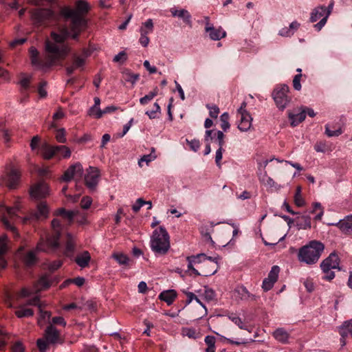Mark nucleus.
I'll use <instances>...</instances> for the list:
<instances>
[{
	"mask_svg": "<svg viewBox=\"0 0 352 352\" xmlns=\"http://www.w3.org/2000/svg\"><path fill=\"white\" fill-rule=\"evenodd\" d=\"M69 34L67 29H64L62 34L52 32V41L47 40L45 42V60L41 59L38 51L35 47L32 46L29 53L32 66L47 72L58 60L64 59L69 52V47L65 43Z\"/></svg>",
	"mask_w": 352,
	"mask_h": 352,
	"instance_id": "1",
	"label": "nucleus"
},
{
	"mask_svg": "<svg viewBox=\"0 0 352 352\" xmlns=\"http://www.w3.org/2000/svg\"><path fill=\"white\" fill-rule=\"evenodd\" d=\"M90 10L89 4L85 0H78L75 3V8L70 6H63L60 10V14L66 19H70L69 29L64 28L61 30L60 34L64 29H67L69 36L77 40L80 32L87 26L86 14Z\"/></svg>",
	"mask_w": 352,
	"mask_h": 352,
	"instance_id": "2",
	"label": "nucleus"
},
{
	"mask_svg": "<svg viewBox=\"0 0 352 352\" xmlns=\"http://www.w3.org/2000/svg\"><path fill=\"white\" fill-rule=\"evenodd\" d=\"M324 249V245L322 243L311 241L299 249L298 259L307 265L315 264L318 261Z\"/></svg>",
	"mask_w": 352,
	"mask_h": 352,
	"instance_id": "3",
	"label": "nucleus"
},
{
	"mask_svg": "<svg viewBox=\"0 0 352 352\" xmlns=\"http://www.w3.org/2000/svg\"><path fill=\"white\" fill-rule=\"evenodd\" d=\"M53 234L47 236L46 240L41 239L37 244L36 249L39 251L54 252L60 247L61 223L57 219L52 221Z\"/></svg>",
	"mask_w": 352,
	"mask_h": 352,
	"instance_id": "4",
	"label": "nucleus"
},
{
	"mask_svg": "<svg viewBox=\"0 0 352 352\" xmlns=\"http://www.w3.org/2000/svg\"><path fill=\"white\" fill-rule=\"evenodd\" d=\"M151 248L155 254L164 255L170 248V237L166 228L155 229L151 239Z\"/></svg>",
	"mask_w": 352,
	"mask_h": 352,
	"instance_id": "5",
	"label": "nucleus"
},
{
	"mask_svg": "<svg viewBox=\"0 0 352 352\" xmlns=\"http://www.w3.org/2000/svg\"><path fill=\"white\" fill-rule=\"evenodd\" d=\"M20 208L19 205L14 207H7L5 206H0V216L1 221L7 230H10L15 237L19 236L16 228L14 226L15 221L19 219L17 212L19 211Z\"/></svg>",
	"mask_w": 352,
	"mask_h": 352,
	"instance_id": "6",
	"label": "nucleus"
},
{
	"mask_svg": "<svg viewBox=\"0 0 352 352\" xmlns=\"http://www.w3.org/2000/svg\"><path fill=\"white\" fill-rule=\"evenodd\" d=\"M340 258L338 256L333 252L330 255L322 261L320 264V267L324 273L322 279L326 280H331L335 277V273L332 271L333 269H340Z\"/></svg>",
	"mask_w": 352,
	"mask_h": 352,
	"instance_id": "7",
	"label": "nucleus"
},
{
	"mask_svg": "<svg viewBox=\"0 0 352 352\" xmlns=\"http://www.w3.org/2000/svg\"><path fill=\"white\" fill-rule=\"evenodd\" d=\"M289 91V88L287 85H282L276 87L273 91V98L277 107L281 110L286 107L291 100L288 96Z\"/></svg>",
	"mask_w": 352,
	"mask_h": 352,
	"instance_id": "8",
	"label": "nucleus"
},
{
	"mask_svg": "<svg viewBox=\"0 0 352 352\" xmlns=\"http://www.w3.org/2000/svg\"><path fill=\"white\" fill-rule=\"evenodd\" d=\"M64 150L65 154H63V157L67 158L71 155L70 149L65 146H52L47 144H45L42 146L41 152L43 157L45 160H50L53 157L54 155L58 154V152L60 151Z\"/></svg>",
	"mask_w": 352,
	"mask_h": 352,
	"instance_id": "9",
	"label": "nucleus"
},
{
	"mask_svg": "<svg viewBox=\"0 0 352 352\" xmlns=\"http://www.w3.org/2000/svg\"><path fill=\"white\" fill-rule=\"evenodd\" d=\"M100 177V173L99 169L96 167L89 166L85 176L86 186L91 191L95 190L99 182Z\"/></svg>",
	"mask_w": 352,
	"mask_h": 352,
	"instance_id": "10",
	"label": "nucleus"
},
{
	"mask_svg": "<svg viewBox=\"0 0 352 352\" xmlns=\"http://www.w3.org/2000/svg\"><path fill=\"white\" fill-rule=\"evenodd\" d=\"M20 175V172L12 168L6 175L1 177L0 185L6 186L10 189L15 188L19 184Z\"/></svg>",
	"mask_w": 352,
	"mask_h": 352,
	"instance_id": "11",
	"label": "nucleus"
},
{
	"mask_svg": "<svg viewBox=\"0 0 352 352\" xmlns=\"http://www.w3.org/2000/svg\"><path fill=\"white\" fill-rule=\"evenodd\" d=\"M83 173V168L80 163L77 162L71 165L64 173L60 179L65 182H70L74 177L80 178Z\"/></svg>",
	"mask_w": 352,
	"mask_h": 352,
	"instance_id": "12",
	"label": "nucleus"
},
{
	"mask_svg": "<svg viewBox=\"0 0 352 352\" xmlns=\"http://www.w3.org/2000/svg\"><path fill=\"white\" fill-rule=\"evenodd\" d=\"M49 209L45 202H40L37 205V210L32 212L30 215L28 217L23 219V223H25L30 220H38L41 219H45L47 217Z\"/></svg>",
	"mask_w": 352,
	"mask_h": 352,
	"instance_id": "13",
	"label": "nucleus"
},
{
	"mask_svg": "<svg viewBox=\"0 0 352 352\" xmlns=\"http://www.w3.org/2000/svg\"><path fill=\"white\" fill-rule=\"evenodd\" d=\"M218 257L207 256L201 264L202 276H208L213 275L217 270V261Z\"/></svg>",
	"mask_w": 352,
	"mask_h": 352,
	"instance_id": "14",
	"label": "nucleus"
},
{
	"mask_svg": "<svg viewBox=\"0 0 352 352\" xmlns=\"http://www.w3.org/2000/svg\"><path fill=\"white\" fill-rule=\"evenodd\" d=\"M76 238L71 233H67L65 236V249L63 254L65 256L70 258H74V253L76 250Z\"/></svg>",
	"mask_w": 352,
	"mask_h": 352,
	"instance_id": "15",
	"label": "nucleus"
},
{
	"mask_svg": "<svg viewBox=\"0 0 352 352\" xmlns=\"http://www.w3.org/2000/svg\"><path fill=\"white\" fill-rule=\"evenodd\" d=\"M280 272V268L277 265H274L267 278H265L262 284V288L264 291L267 292L270 290L274 283L276 282Z\"/></svg>",
	"mask_w": 352,
	"mask_h": 352,
	"instance_id": "16",
	"label": "nucleus"
},
{
	"mask_svg": "<svg viewBox=\"0 0 352 352\" xmlns=\"http://www.w3.org/2000/svg\"><path fill=\"white\" fill-rule=\"evenodd\" d=\"M30 195L34 199L45 198L49 195V186L44 182H40L30 189Z\"/></svg>",
	"mask_w": 352,
	"mask_h": 352,
	"instance_id": "17",
	"label": "nucleus"
},
{
	"mask_svg": "<svg viewBox=\"0 0 352 352\" xmlns=\"http://www.w3.org/2000/svg\"><path fill=\"white\" fill-rule=\"evenodd\" d=\"M85 56H78L76 54H73L71 65H67L65 68L67 74L70 76L76 69L82 70L83 67L85 65Z\"/></svg>",
	"mask_w": 352,
	"mask_h": 352,
	"instance_id": "18",
	"label": "nucleus"
},
{
	"mask_svg": "<svg viewBox=\"0 0 352 352\" xmlns=\"http://www.w3.org/2000/svg\"><path fill=\"white\" fill-rule=\"evenodd\" d=\"M53 12L49 9H36L32 12V19L34 23L41 25L47 19L52 18Z\"/></svg>",
	"mask_w": 352,
	"mask_h": 352,
	"instance_id": "19",
	"label": "nucleus"
},
{
	"mask_svg": "<svg viewBox=\"0 0 352 352\" xmlns=\"http://www.w3.org/2000/svg\"><path fill=\"white\" fill-rule=\"evenodd\" d=\"M224 134L221 131H214V130H207L205 135V142H209V140H214L218 144L219 148H223L225 144Z\"/></svg>",
	"mask_w": 352,
	"mask_h": 352,
	"instance_id": "20",
	"label": "nucleus"
},
{
	"mask_svg": "<svg viewBox=\"0 0 352 352\" xmlns=\"http://www.w3.org/2000/svg\"><path fill=\"white\" fill-rule=\"evenodd\" d=\"M44 336L49 344H56L58 342L60 332L51 324L46 328Z\"/></svg>",
	"mask_w": 352,
	"mask_h": 352,
	"instance_id": "21",
	"label": "nucleus"
},
{
	"mask_svg": "<svg viewBox=\"0 0 352 352\" xmlns=\"http://www.w3.org/2000/svg\"><path fill=\"white\" fill-rule=\"evenodd\" d=\"M338 227L344 234H352V215L347 216L345 219L336 223H331Z\"/></svg>",
	"mask_w": 352,
	"mask_h": 352,
	"instance_id": "22",
	"label": "nucleus"
},
{
	"mask_svg": "<svg viewBox=\"0 0 352 352\" xmlns=\"http://www.w3.org/2000/svg\"><path fill=\"white\" fill-rule=\"evenodd\" d=\"M170 12L173 16H177L182 19L184 23H186L188 27L192 28V16L187 10H176L175 8H172L170 10Z\"/></svg>",
	"mask_w": 352,
	"mask_h": 352,
	"instance_id": "23",
	"label": "nucleus"
},
{
	"mask_svg": "<svg viewBox=\"0 0 352 352\" xmlns=\"http://www.w3.org/2000/svg\"><path fill=\"white\" fill-rule=\"evenodd\" d=\"M240 116V121L238 129L241 131H248L252 126V118L249 113H243Z\"/></svg>",
	"mask_w": 352,
	"mask_h": 352,
	"instance_id": "24",
	"label": "nucleus"
},
{
	"mask_svg": "<svg viewBox=\"0 0 352 352\" xmlns=\"http://www.w3.org/2000/svg\"><path fill=\"white\" fill-rule=\"evenodd\" d=\"M205 30L209 34L210 38L213 41H219L226 35V32L221 28L217 29L213 26H206Z\"/></svg>",
	"mask_w": 352,
	"mask_h": 352,
	"instance_id": "25",
	"label": "nucleus"
},
{
	"mask_svg": "<svg viewBox=\"0 0 352 352\" xmlns=\"http://www.w3.org/2000/svg\"><path fill=\"white\" fill-rule=\"evenodd\" d=\"M8 250L7 236L3 235L0 237V268L4 269L7 266V262L3 258V255Z\"/></svg>",
	"mask_w": 352,
	"mask_h": 352,
	"instance_id": "26",
	"label": "nucleus"
},
{
	"mask_svg": "<svg viewBox=\"0 0 352 352\" xmlns=\"http://www.w3.org/2000/svg\"><path fill=\"white\" fill-rule=\"evenodd\" d=\"M74 261L81 268L87 267L91 261L90 254L87 251H84L81 254L77 255L74 258Z\"/></svg>",
	"mask_w": 352,
	"mask_h": 352,
	"instance_id": "27",
	"label": "nucleus"
},
{
	"mask_svg": "<svg viewBox=\"0 0 352 352\" xmlns=\"http://www.w3.org/2000/svg\"><path fill=\"white\" fill-rule=\"evenodd\" d=\"M213 227L214 225L212 223H203L199 228V231L202 236L209 241L212 244L214 243L210 235V232L213 230Z\"/></svg>",
	"mask_w": 352,
	"mask_h": 352,
	"instance_id": "28",
	"label": "nucleus"
},
{
	"mask_svg": "<svg viewBox=\"0 0 352 352\" xmlns=\"http://www.w3.org/2000/svg\"><path fill=\"white\" fill-rule=\"evenodd\" d=\"M296 226L298 230H306L311 228V218L308 215H302L295 219Z\"/></svg>",
	"mask_w": 352,
	"mask_h": 352,
	"instance_id": "29",
	"label": "nucleus"
},
{
	"mask_svg": "<svg viewBox=\"0 0 352 352\" xmlns=\"http://www.w3.org/2000/svg\"><path fill=\"white\" fill-rule=\"evenodd\" d=\"M176 297L177 292L173 289L163 291L159 296V298L166 302L168 305L173 302Z\"/></svg>",
	"mask_w": 352,
	"mask_h": 352,
	"instance_id": "30",
	"label": "nucleus"
},
{
	"mask_svg": "<svg viewBox=\"0 0 352 352\" xmlns=\"http://www.w3.org/2000/svg\"><path fill=\"white\" fill-rule=\"evenodd\" d=\"M333 6H334V2H333V1H331L329 3L328 8H325L324 16L322 19H321L320 21L318 23L314 25V28L318 31H320L323 28V26L326 24L327 19L332 12Z\"/></svg>",
	"mask_w": 352,
	"mask_h": 352,
	"instance_id": "31",
	"label": "nucleus"
},
{
	"mask_svg": "<svg viewBox=\"0 0 352 352\" xmlns=\"http://www.w3.org/2000/svg\"><path fill=\"white\" fill-rule=\"evenodd\" d=\"M306 118V111L305 109H302L300 112L294 114L289 113V118L291 121V124L294 126H297L301 122H302Z\"/></svg>",
	"mask_w": 352,
	"mask_h": 352,
	"instance_id": "32",
	"label": "nucleus"
},
{
	"mask_svg": "<svg viewBox=\"0 0 352 352\" xmlns=\"http://www.w3.org/2000/svg\"><path fill=\"white\" fill-rule=\"evenodd\" d=\"M338 332L342 337H347L349 335L352 336V319L344 322L338 327Z\"/></svg>",
	"mask_w": 352,
	"mask_h": 352,
	"instance_id": "33",
	"label": "nucleus"
},
{
	"mask_svg": "<svg viewBox=\"0 0 352 352\" xmlns=\"http://www.w3.org/2000/svg\"><path fill=\"white\" fill-rule=\"evenodd\" d=\"M325 15V6H318L311 12L310 21L314 23Z\"/></svg>",
	"mask_w": 352,
	"mask_h": 352,
	"instance_id": "34",
	"label": "nucleus"
},
{
	"mask_svg": "<svg viewBox=\"0 0 352 352\" xmlns=\"http://www.w3.org/2000/svg\"><path fill=\"white\" fill-rule=\"evenodd\" d=\"M239 298L242 300H254L256 297L251 294L245 287H240L236 289Z\"/></svg>",
	"mask_w": 352,
	"mask_h": 352,
	"instance_id": "35",
	"label": "nucleus"
},
{
	"mask_svg": "<svg viewBox=\"0 0 352 352\" xmlns=\"http://www.w3.org/2000/svg\"><path fill=\"white\" fill-rule=\"evenodd\" d=\"M276 340L282 343H287L289 339V333L283 328L277 329L273 333Z\"/></svg>",
	"mask_w": 352,
	"mask_h": 352,
	"instance_id": "36",
	"label": "nucleus"
},
{
	"mask_svg": "<svg viewBox=\"0 0 352 352\" xmlns=\"http://www.w3.org/2000/svg\"><path fill=\"white\" fill-rule=\"evenodd\" d=\"M36 256L34 251H29L23 256V261L28 267H31L36 262Z\"/></svg>",
	"mask_w": 352,
	"mask_h": 352,
	"instance_id": "37",
	"label": "nucleus"
},
{
	"mask_svg": "<svg viewBox=\"0 0 352 352\" xmlns=\"http://www.w3.org/2000/svg\"><path fill=\"white\" fill-rule=\"evenodd\" d=\"M111 257L114 258L120 265L127 266L129 265L130 259L123 253L115 252Z\"/></svg>",
	"mask_w": 352,
	"mask_h": 352,
	"instance_id": "38",
	"label": "nucleus"
},
{
	"mask_svg": "<svg viewBox=\"0 0 352 352\" xmlns=\"http://www.w3.org/2000/svg\"><path fill=\"white\" fill-rule=\"evenodd\" d=\"M145 204H149V206L147 208L148 210L152 208V203L151 201H144L142 198H138L135 204L132 206V210L134 212H138L140 208L144 206Z\"/></svg>",
	"mask_w": 352,
	"mask_h": 352,
	"instance_id": "39",
	"label": "nucleus"
},
{
	"mask_svg": "<svg viewBox=\"0 0 352 352\" xmlns=\"http://www.w3.org/2000/svg\"><path fill=\"white\" fill-rule=\"evenodd\" d=\"M294 203L298 207H302L305 205V201L301 195V187L298 186L294 195Z\"/></svg>",
	"mask_w": 352,
	"mask_h": 352,
	"instance_id": "40",
	"label": "nucleus"
},
{
	"mask_svg": "<svg viewBox=\"0 0 352 352\" xmlns=\"http://www.w3.org/2000/svg\"><path fill=\"white\" fill-rule=\"evenodd\" d=\"M40 316L38 319V324L42 326L45 323L46 319L49 320L51 316V313L47 311H43L42 309V305H39Z\"/></svg>",
	"mask_w": 352,
	"mask_h": 352,
	"instance_id": "41",
	"label": "nucleus"
},
{
	"mask_svg": "<svg viewBox=\"0 0 352 352\" xmlns=\"http://www.w3.org/2000/svg\"><path fill=\"white\" fill-rule=\"evenodd\" d=\"M157 89L155 88L152 91L149 92L147 95L140 99V104L142 105L146 104L148 102L152 100L155 96L157 95Z\"/></svg>",
	"mask_w": 352,
	"mask_h": 352,
	"instance_id": "42",
	"label": "nucleus"
},
{
	"mask_svg": "<svg viewBox=\"0 0 352 352\" xmlns=\"http://www.w3.org/2000/svg\"><path fill=\"white\" fill-rule=\"evenodd\" d=\"M228 318L233 322L236 325H237L241 329H247L245 326L243 324V322L240 317H239L236 314L232 313L228 316Z\"/></svg>",
	"mask_w": 352,
	"mask_h": 352,
	"instance_id": "43",
	"label": "nucleus"
},
{
	"mask_svg": "<svg viewBox=\"0 0 352 352\" xmlns=\"http://www.w3.org/2000/svg\"><path fill=\"white\" fill-rule=\"evenodd\" d=\"M15 314L18 318L30 317L33 316L34 311L32 309L23 307L16 311Z\"/></svg>",
	"mask_w": 352,
	"mask_h": 352,
	"instance_id": "44",
	"label": "nucleus"
},
{
	"mask_svg": "<svg viewBox=\"0 0 352 352\" xmlns=\"http://www.w3.org/2000/svg\"><path fill=\"white\" fill-rule=\"evenodd\" d=\"M51 283L50 280H48L47 277L43 276L41 277L38 283H37V289L38 290H43L46 289L50 287Z\"/></svg>",
	"mask_w": 352,
	"mask_h": 352,
	"instance_id": "45",
	"label": "nucleus"
},
{
	"mask_svg": "<svg viewBox=\"0 0 352 352\" xmlns=\"http://www.w3.org/2000/svg\"><path fill=\"white\" fill-rule=\"evenodd\" d=\"M221 127L224 131H226L230 126L229 124V114L226 112L220 116Z\"/></svg>",
	"mask_w": 352,
	"mask_h": 352,
	"instance_id": "46",
	"label": "nucleus"
},
{
	"mask_svg": "<svg viewBox=\"0 0 352 352\" xmlns=\"http://www.w3.org/2000/svg\"><path fill=\"white\" fill-rule=\"evenodd\" d=\"M260 182L263 184L267 187H274L275 182L270 177L267 176V173L265 172L263 175L259 177Z\"/></svg>",
	"mask_w": 352,
	"mask_h": 352,
	"instance_id": "47",
	"label": "nucleus"
},
{
	"mask_svg": "<svg viewBox=\"0 0 352 352\" xmlns=\"http://www.w3.org/2000/svg\"><path fill=\"white\" fill-rule=\"evenodd\" d=\"M207 256L205 254H199L197 256H191L187 257V261H191L192 264L203 263Z\"/></svg>",
	"mask_w": 352,
	"mask_h": 352,
	"instance_id": "48",
	"label": "nucleus"
},
{
	"mask_svg": "<svg viewBox=\"0 0 352 352\" xmlns=\"http://www.w3.org/2000/svg\"><path fill=\"white\" fill-rule=\"evenodd\" d=\"M57 214L61 215L69 221H72L75 215V212L72 210H66L65 208H60L57 210Z\"/></svg>",
	"mask_w": 352,
	"mask_h": 352,
	"instance_id": "49",
	"label": "nucleus"
},
{
	"mask_svg": "<svg viewBox=\"0 0 352 352\" xmlns=\"http://www.w3.org/2000/svg\"><path fill=\"white\" fill-rule=\"evenodd\" d=\"M140 34L139 41L143 47H146L149 43V38L147 36L148 34L144 28H140Z\"/></svg>",
	"mask_w": 352,
	"mask_h": 352,
	"instance_id": "50",
	"label": "nucleus"
},
{
	"mask_svg": "<svg viewBox=\"0 0 352 352\" xmlns=\"http://www.w3.org/2000/svg\"><path fill=\"white\" fill-rule=\"evenodd\" d=\"M32 76H23L19 81V85L21 87V92L27 91L30 87Z\"/></svg>",
	"mask_w": 352,
	"mask_h": 352,
	"instance_id": "51",
	"label": "nucleus"
},
{
	"mask_svg": "<svg viewBox=\"0 0 352 352\" xmlns=\"http://www.w3.org/2000/svg\"><path fill=\"white\" fill-rule=\"evenodd\" d=\"M325 132L329 137L338 136L342 133V129L340 126L338 127L337 129L331 130L330 129L329 124H327L325 126Z\"/></svg>",
	"mask_w": 352,
	"mask_h": 352,
	"instance_id": "52",
	"label": "nucleus"
},
{
	"mask_svg": "<svg viewBox=\"0 0 352 352\" xmlns=\"http://www.w3.org/2000/svg\"><path fill=\"white\" fill-rule=\"evenodd\" d=\"M155 152V148H152V152L149 155H143L141 159L138 162V164L140 166H142V163L143 162H145L146 164L149 163L150 162L154 160L157 156L155 154H153V153Z\"/></svg>",
	"mask_w": 352,
	"mask_h": 352,
	"instance_id": "53",
	"label": "nucleus"
},
{
	"mask_svg": "<svg viewBox=\"0 0 352 352\" xmlns=\"http://www.w3.org/2000/svg\"><path fill=\"white\" fill-rule=\"evenodd\" d=\"M47 85V82L45 80H42L39 82L38 86V93L41 98H45L47 95V92L46 90V87Z\"/></svg>",
	"mask_w": 352,
	"mask_h": 352,
	"instance_id": "54",
	"label": "nucleus"
},
{
	"mask_svg": "<svg viewBox=\"0 0 352 352\" xmlns=\"http://www.w3.org/2000/svg\"><path fill=\"white\" fill-rule=\"evenodd\" d=\"M124 75L125 80L131 82L133 85H134L140 78V75L138 74H133L129 71L126 72Z\"/></svg>",
	"mask_w": 352,
	"mask_h": 352,
	"instance_id": "55",
	"label": "nucleus"
},
{
	"mask_svg": "<svg viewBox=\"0 0 352 352\" xmlns=\"http://www.w3.org/2000/svg\"><path fill=\"white\" fill-rule=\"evenodd\" d=\"M116 109H117V107L113 105L108 106L106 108H104L103 110L98 109L97 118H100L102 116V115L113 112Z\"/></svg>",
	"mask_w": 352,
	"mask_h": 352,
	"instance_id": "56",
	"label": "nucleus"
},
{
	"mask_svg": "<svg viewBox=\"0 0 352 352\" xmlns=\"http://www.w3.org/2000/svg\"><path fill=\"white\" fill-rule=\"evenodd\" d=\"M56 139L58 142H66L65 130L64 129H58L56 133Z\"/></svg>",
	"mask_w": 352,
	"mask_h": 352,
	"instance_id": "57",
	"label": "nucleus"
},
{
	"mask_svg": "<svg viewBox=\"0 0 352 352\" xmlns=\"http://www.w3.org/2000/svg\"><path fill=\"white\" fill-rule=\"evenodd\" d=\"M154 108L155 109L151 111H147L146 112V114L149 117L150 119L155 118L157 116L156 113L160 112V107L157 102L154 104Z\"/></svg>",
	"mask_w": 352,
	"mask_h": 352,
	"instance_id": "58",
	"label": "nucleus"
},
{
	"mask_svg": "<svg viewBox=\"0 0 352 352\" xmlns=\"http://www.w3.org/2000/svg\"><path fill=\"white\" fill-rule=\"evenodd\" d=\"M208 109H209V114L210 117L213 118H217L219 113V109L217 105H207Z\"/></svg>",
	"mask_w": 352,
	"mask_h": 352,
	"instance_id": "59",
	"label": "nucleus"
},
{
	"mask_svg": "<svg viewBox=\"0 0 352 352\" xmlns=\"http://www.w3.org/2000/svg\"><path fill=\"white\" fill-rule=\"evenodd\" d=\"M302 77L301 74H296L293 79V87L294 89L300 91L301 89L300 78Z\"/></svg>",
	"mask_w": 352,
	"mask_h": 352,
	"instance_id": "60",
	"label": "nucleus"
},
{
	"mask_svg": "<svg viewBox=\"0 0 352 352\" xmlns=\"http://www.w3.org/2000/svg\"><path fill=\"white\" fill-rule=\"evenodd\" d=\"M126 54L125 53V52L122 51L114 56L113 60L116 63H123L126 60Z\"/></svg>",
	"mask_w": 352,
	"mask_h": 352,
	"instance_id": "61",
	"label": "nucleus"
},
{
	"mask_svg": "<svg viewBox=\"0 0 352 352\" xmlns=\"http://www.w3.org/2000/svg\"><path fill=\"white\" fill-rule=\"evenodd\" d=\"M141 28H144L148 34L151 33L153 30V23L152 19H149L146 20L144 23H142Z\"/></svg>",
	"mask_w": 352,
	"mask_h": 352,
	"instance_id": "62",
	"label": "nucleus"
},
{
	"mask_svg": "<svg viewBox=\"0 0 352 352\" xmlns=\"http://www.w3.org/2000/svg\"><path fill=\"white\" fill-rule=\"evenodd\" d=\"M92 203V199L90 197H84L80 201V206L83 209H88Z\"/></svg>",
	"mask_w": 352,
	"mask_h": 352,
	"instance_id": "63",
	"label": "nucleus"
},
{
	"mask_svg": "<svg viewBox=\"0 0 352 352\" xmlns=\"http://www.w3.org/2000/svg\"><path fill=\"white\" fill-rule=\"evenodd\" d=\"M37 346L41 352H45L47 348V344H49L47 340L40 338L36 342Z\"/></svg>",
	"mask_w": 352,
	"mask_h": 352,
	"instance_id": "64",
	"label": "nucleus"
}]
</instances>
